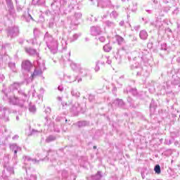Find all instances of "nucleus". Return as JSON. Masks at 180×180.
Listing matches in <instances>:
<instances>
[{
  "label": "nucleus",
  "instance_id": "a211bd4d",
  "mask_svg": "<svg viewBox=\"0 0 180 180\" xmlns=\"http://www.w3.org/2000/svg\"><path fill=\"white\" fill-rule=\"evenodd\" d=\"M25 51L28 53L30 56H36L37 54V52L35 51V49H25Z\"/></svg>",
  "mask_w": 180,
  "mask_h": 180
},
{
  "label": "nucleus",
  "instance_id": "72a5a7b5",
  "mask_svg": "<svg viewBox=\"0 0 180 180\" xmlns=\"http://www.w3.org/2000/svg\"><path fill=\"white\" fill-rule=\"evenodd\" d=\"M27 41H28V43H32V44H36V43H37L36 38H34L33 39H30Z\"/></svg>",
  "mask_w": 180,
  "mask_h": 180
},
{
  "label": "nucleus",
  "instance_id": "8fccbe9b",
  "mask_svg": "<svg viewBox=\"0 0 180 180\" xmlns=\"http://www.w3.org/2000/svg\"><path fill=\"white\" fill-rule=\"evenodd\" d=\"M57 99H58V101H59L61 102V101H63V97L58 96V97L57 98Z\"/></svg>",
  "mask_w": 180,
  "mask_h": 180
},
{
  "label": "nucleus",
  "instance_id": "052dcab7",
  "mask_svg": "<svg viewBox=\"0 0 180 180\" xmlns=\"http://www.w3.org/2000/svg\"><path fill=\"white\" fill-rule=\"evenodd\" d=\"M96 146H94V149L96 150Z\"/></svg>",
  "mask_w": 180,
  "mask_h": 180
},
{
  "label": "nucleus",
  "instance_id": "13d9d810",
  "mask_svg": "<svg viewBox=\"0 0 180 180\" xmlns=\"http://www.w3.org/2000/svg\"><path fill=\"white\" fill-rule=\"evenodd\" d=\"M16 120H19V116L16 117Z\"/></svg>",
  "mask_w": 180,
  "mask_h": 180
},
{
  "label": "nucleus",
  "instance_id": "09e8293b",
  "mask_svg": "<svg viewBox=\"0 0 180 180\" xmlns=\"http://www.w3.org/2000/svg\"><path fill=\"white\" fill-rule=\"evenodd\" d=\"M37 97L39 99H41L43 98V96L41 94L37 95Z\"/></svg>",
  "mask_w": 180,
  "mask_h": 180
},
{
  "label": "nucleus",
  "instance_id": "58836bf2",
  "mask_svg": "<svg viewBox=\"0 0 180 180\" xmlns=\"http://www.w3.org/2000/svg\"><path fill=\"white\" fill-rule=\"evenodd\" d=\"M5 79V76L4 75H0V82H3Z\"/></svg>",
  "mask_w": 180,
  "mask_h": 180
},
{
  "label": "nucleus",
  "instance_id": "a878e982",
  "mask_svg": "<svg viewBox=\"0 0 180 180\" xmlns=\"http://www.w3.org/2000/svg\"><path fill=\"white\" fill-rule=\"evenodd\" d=\"M40 74H41V70H35L33 72V74L31 75V76L33 77H36L37 75H40Z\"/></svg>",
  "mask_w": 180,
  "mask_h": 180
},
{
  "label": "nucleus",
  "instance_id": "5701e85b",
  "mask_svg": "<svg viewBox=\"0 0 180 180\" xmlns=\"http://www.w3.org/2000/svg\"><path fill=\"white\" fill-rule=\"evenodd\" d=\"M117 41L118 44H120V45L123 44V43L124 42V39L120 36H117Z\"/></svg>",
  "mask_w": 180,
  "mask_h": 180
},
{
  "label": "nucleus",
  "instance_id": "473e14b6",
  "mask_svg": "<svg viewBox=\"0 0 180 180\" xmlns=\"http://www.w3.org/2000/svg\"><path fill=\"white\" fill-rule=\"evenodd\" d=\"M65 119V118H64L63 117H56V122H63Z\"/></svg>",
  "mask_w": 180,
  "mask_h": 180
},
{
  "label": "nucleus",
  "instance_id": "9b49d317",
  "mask_svg": "<svg viewBox=\"0 0 180 180\" xmlns=\"http://www.w3.org/2000/svg\"><path fill=\"white\" fill-rule=\"evenodd\" d=\"M23 159L25 161V164H26V162H32V164H38V162L39 161L36 159H33V158H30V156H24Z\"/></svg>",
  "mask_w": 180,
  "mask_h": 180
},
{
  "label": "nucleus",
  "instance_id": "f03ea898",
  "mask_svg": "<svg viewBox=\"0 0 180 180\" xmlns=\"http://www.w3.org/2000/svg\"><path fill=\"white\" fill-rule=\"evenodd\" d=\"M0 120L4 122H9V115H11V111L9 108L4 107V105H0Z\"/></svg>",
  "mask_w": 180,
  "mask_h": 180
},
{
  "label": "nucleus",
  "instance_id": "423d86ee",
  "mask_svg": "<svg viewBox=\"0 0 180 180\" xmlns=\"http://www.w3.org/2000/svg\"><path fill=\"white\" fill-rule=\"evenodd\" d=\"M10 150H11V151H13V158L14 160H16V158H18V151H22V148L18 146V144L16 143H13L10 145Z\"/></svg>",
  "mask_w": 180,
  "mask_h": 180
},
{
  "label": "nucleus",
  "instance_id": "5fc2aeb1",
  "mask_svg": "<svg viewBox=\"0 0 180 180\" xmlns=\"http://www.w3.org/2000/svg\"><path fill=\"white\" fill-rule=\"evenodd\" d=\"M52 154H53V155H57V152L53 151V152H52Z\"/></svg>",
  "mask_w": 180,
  "mask_h": 180
},
{
  "label": "nucleus",
  "instance_id": "f704fd0d",
  "mask_svg": "<svg viewBox=\"0 0 180 180\" xmlns=\"http://www.w3.org/2000/svg\"><path fill=\"white\" fill-rule=\"evenodd\" d=\"M30 180H37V176L34 174H32L30 177Z\"/></svg>",
  "mask_w": 180,
  "mask_h": 180
},
{
  "label": "nucleus",
  "instance_id": "6e6d98bb",
  "mask_svg": "<svg viewBox=\"0 0 180 180\" xmlns=\"http://www.w3.org/2000/svg\"><path fill=\"white\" fill-rule=\"evenodd\" d=\"M32 96H36V91L32 93Z\"/></svg>",
  "mask_w": 180,
  "mask_h": 180
},
{
  "label": "nucleus",
  "instance_id": "b1692460",
  "mask_svg": "<svg viewBox=\"0 0 180 180\" xmlns=\"http://www.w3.org/2000/svg\"><path fill=\"white\" fill-rule=\"evenodd\" d=\"M103 50L106 53H109V51H110V50H112V46H110V45H109V44H106L103 46Z\"/></svg>",
  "mask_w": 180,
  "mask_h": 180
},
{
  "label": "nucleus",
  "instance_id": "0eeeda50",
  "mask_svg": "<svg viewBox=\"0 0 180 180\" xmlns=\"http://www.w3.org/2000/svg\"><path fill=\"white\" fill-rule=\"evenodd\" d=\"M21 67L22 70H25V71H30L33 65H32V62L30 60H23L21 64Z\"/></svg>",
  "mask_w": 180,
  "mask_h": 180
},
{
  "label": "nucleus",
  "instance_id": "a19ab883",
  "mask_svg": "<svg viewBox=\"0 0 180 180\" xmlns=\"http://www.w3.org/2000/svg\"><path fill=\"white\" fill-rule=\"evenodd\" d=\"M35 133H40V131L36 130V129H32L31 134H35Z\"/></svg>",
  "mask_w": 180,
  "mask_h": 180
},
{
  "label": "nucleus",
  "instance_id": "cd10ccee",
  "mask_svg": "<svg viewBox=\"0 0 180 180\" xmlns=\"http://www.w3.org/2000/svg\"><path fill=\"white\" fill-rule=\"evenodd\" d=\"M79 71L81 74H83V77H86L87 75V72L86 70H84V69H79Z\"/></svg>",
  "mask_w": 180,
  "mask_h": 180
},
{
  "label": "nucleus",
  "instance_id": "864d4df0",
  "mask_svg": "<svg viewBox=\"0 0 180 180\" xmlns=\"http://www.w3.org/2000/svg\"><path fill=\"white\" fill-rule=\"evenodd\" d=\"M36 32H38L37 28L34 29V34L36 35Z\"/></svg>",
  "mask_w": 180,
  "mask_h": 180
},
{
  "label": "nucleus",
  "instance_id": "603ef678",
  "mask_svg": "<svg viewBox=\"0 0 180 180\" xmlns=\"http://www.w3.org/2000/svg\"><path fill=\"white\" fill-rule=\"evenodd\" d=\"M120 26H123V25H124V21H121L120 22Z\"/></svg>",
  "mask_w": 180,
  "mask_h": 180
},
{
  "label": "nucleus",
  "instance_id": "e433bc0d",
  "mask_svg": "<svg viewBox=\"0 0 180 180\" xmlns=\"http://www.w3.org/2000/svg\"><path fill=\"white\" fill-rule=\"evenodd\" d=\"M105 25H107L108 27L109 26H113V22L110 21H106Z\"/></svg>",
  "mask_w": 180,
  "mask_h": 180
},
{
  "label": "nucleus",
  "instance_id": "c756f323",
  "mask_svg": "<svg viewBox=\"0 0 180 180\" xmlns=\"http://www.w3.org/2000/svg\"><path fill=\"white\" fill-rule=\"evenodd\" d=\"M117 12L116 11H112L111 13H110V16L111 18H117Z\"/></svg>",
  "mask_w": 180,
  "mask_h": 180
},
{
  "label": "nucleus",
  "instance_id": "3c124183",
  "mask_svg": "<svg viewBox=\"0 0 180 180\" xmlns=\"http://www.w3.org/2000/svg\"><path fill=\"white\" fill-rule=\"evenodd\" d=\"M107 64H112V60L108 59Z\"/></svg>",
  "mask_w": 180,
  "mask_h": 180
},
{
  "label": "nucleus",
  "instance_id": "c03bdc74",
  "mask_svg": "<svg viewBox=\"0 0 180 180\" xmlns=\"http://www.w3.org/2000/svg\"><path fill=\"white\" fill-rule=\"evenodd\" d=\"M19 139V136L15 135L13 137V140H18Z\"/></svg>",
  "mask_w": 180,
  "mask_h": 180
},
{
  "label": "nucleus",
  "instance_id": "4be33fe9",
  "mask_svg": "<svg viewBox=\"0 0 180 180\" xmlns=\"http://www.w3.org/2000/svg\"><path fill=\"white\" fill-rule=\"evenodd\" d=\"M71 94L72 96H74L75 98H79L81 94L79 93V91H71Z\"/></svg>",
  "mask_w": 180,
  "mask_h": 180
},
{
  "label": "nucleus",
  "instance_id": "de8ad7c7",
  "mask_svg": "<svg viewBox=\"0 0 180 180\" xmlns=\"http://www.w3.org/2000/svg\"><path fill=\"white\" fill-rule=\"evenodd\" d=\"M58 91H63V86H59L58 87Z\"/></svg>",
  "mask_w": 180,
  "mask_h": 180
},
{
  "label": "nucleus",
  "instance_id": "6ab92c4d",
  "mask_svg": "<svg viewBox=\"0 0 180 180\" xmlns=\"http://www.w3.org/2000/svg\"><path fill=\"white\" fill-rule=\"evenodd\" d=\"M56 136L50 135L46 139V143H51V141H56Z\"/></svg>",
  "mask_w": 180,
  "mask_h": 180
},
{
  "label": "nucleus",
  "instance_id": "ea45409f",
  "mask_svg": "<svg viewBox=\"0 0 180 180\" xmlns=\"http://www.w3.org/2000/svg\"><path fill=\"white\" fill-rule=\"evenodd\" d=\"M45 120H46V122L45 123V126H49V117H45Z\"/></svg>",
  "mask_w": 180,
  "mask_h": 180
},
{
  "label": "nucleus",
  "instance_id": "0e129e2a",
  "mask_svg": "<svg viewBox=\"0 0 180 180\" xmlns=\"http://www.w3.org/2000/svg\"><path fill=\"white\" fill-rule=\"evenodd\" d=\"M63 106H64V103H62Z\"/></svg>",
  "mask_w": 180,
  "mask_h": 180
},
{
  "label": "nucleus",
  "instance_id": "4d7b16f0",
  "mask_svg": "<svg viewBox=\"0 0 180 180\" xmlns=\"http://www.w3.org/2000/svg\"><path fill=\"white\" fill-rule=\"evenodd\" d=\"M81 81H82V79H78V82H80Z\"/></svg>",
  "mask_w": 180,
  "mask_h": 180
},
{
  "label": "nucleus",
  "instance_id": "1a4fd4ad",
  "mask_svg": "<svg viewBox=\"0 0 180 180\" xmlns=\"http://www.w3.org/2000/svg\"><path fill=\"white\" fill-rule=\"evenodd\" d=\"M112 106H115L116 108H124V102L122 99L117 98L112 102Z\"/></svg>",
  "mask_w": 180,
  "mask_h": 180
},
{
  "label": "nucleus",
  "instance_id": "37998d69",
  "mask_svg": "<svg viewBox=\"0 0 180 180\" xmlns=\"http://www.w3.org/2000/svg\"><path fill=\"white\" fill-rule=\"evenodd\" d=\"M99 40H100V41H101V43H103V42H105V37H101L99 38Z\"/></svg>",
  "mask_w": 180,
  "mask_h": 180
},
{
  "label": "nucleus",
  "instance_id": "f257e3e1",
  "mask_svg": "<svg viewBox=\"0 0 180 180\" xmlns=\"http://www.w3.org/2000/svg\"><path fill=\"white\" fill-rule=\"evenodd\" d=\"M4 96L3 99H8V102L11 105H15L20 106V108H27L29 105V96L23 91H18V94L21 96L20 98H17L13 95V92L11 91H3Z\"/></svg>",
  "mask_w": 180,
  "mask_h": 180
},
{
  "label": "nucleus",
  "instance_id": "393cba45",
  "mask_svg": "<svg viewBox=\"0 0 180 180\" xmlns=\"http://www.w3.org/2000/svg\"><path fill=\"white\" fill-rule=\"evenodd\" d=\"M155 108H157V105H155V103L154 101H152L150 104V110H155Z\"/></svg>",
  "mask_w": 180,
  "mask_h": 180
},
{
  "label": "nucleus",
  "instance_id": "e2e57ef3",
  "mask_svg": "<svg viewBox=\"0 0 180 180\" xmlns=\"http://www.w3.org/2000/svg\"><path fill=\"white\" fill-rule=\"evenodd\" d=\"M126 0H122V2H124Z\"/></svg>",
  "mask_w": 180,
  "mask_h": 180
},
{
  "label": "nucleus",
  "instance_id": "49530a36",
  "mask_svg": "<svg viewBox=\"0 0 180 180\" xmlns=\"http://www.w3.org/2000/svg\"><path fill=\"white\" fill-rule=\"evenodd\" d=\"M73 37L75 38V40H77V39H78V35L75 34L73 35Z\"/></svg>",
  "mask_w": 180,
  "mask_h": 180
},
{
  "label": "nucleus",
  "instance_id": "4c0bfd02",
  "mask_svg": "<svg viewBox=\"0 0 180 180\" xmlns=\"http://www.w3.org/2000/svg\"><path fill=\"white\" fill-rule=\"evenodd\" d=\"M71 68H72V70H77V64L75 63H72L71 64Z\"/></svg>",
  "mask_w": 180,
  "mask_h": 180
},
{
  "label": "nucleus",
  "instance_id": "412c9836",
  "mask_svg": "<svg viewBox=\"0 0 180 180\" xmlns=\"http://www.w3.org/2000/svg\"><path fill=\"white\" fill-rule=\"evenodd\" d=\"M154 171L155 174H158V175H160L161 174V167L160 165H156L154 167Z\"/></svg>",
  "mask_w": 180,
  "mask_h": 180
},
{
  "label": "nucleus",
  "instance_id": "9d476101",
  "mask_svg": "<svg viewBox=\"0 0 180 180\" xmlns=\"http://www.w3.org/2000/svg\"><path fill=\"white\" fill-rule=\"evenodd\" d=\"M91 34L92 36H98L101 34V28L99 27H92L91 28Z\"/></svg>",
  "mask_w": 180,
  "mask_h": 180
},
{
  "label": "nucleus",
  "instance_id": "6e6552de",
  "mask_svg": "<svg viewBox=\"0 0 180 180\" xmlns=\"http://www.w3.org/2000/svg\"><path fill=\"white\" fill-rule=\"evenodd\" d=\"M49 49L53 53L56 54L57 51H58V42L57 41H53L49 44Z\"/></svg>",
  "mask_w": 180,
  "mask_h": 180
},
{
  "label": "nucleus",
  "instance_id": "bb28decb",
  "mask_svg": "<svg viewBox=\"0 0 180 180\" xmlns=\"http://www.w3.org/2000/svg\"><path fill=\"white\" fill-rule=\"evenodd\" d=\"M165 144H166L167 146H170V144H172V140L167 138L165 140Z\"/></svg>",
  "mask_w": 180,
  "mask_h": 180
},
{
  "label": "nucleus",
  "instance_id": "7c9ffc66",
  "mask_svg": "<svg viewBox=\"0 0 180 180\" xmlns=\"http://www.w3.org/2000/svg\"><path fill=\"white\" fill-rule=\"evenodd\" d=\"M94 99H95V96H94L92 94H89V101H90V102H94Z\"/></svg>",
  "mask_w": 180,
  "mask_h": 180
},
{
  "label": "nucleus",
  "instance_id": "c9c22d12",
  "mask_svg": "<svg viewBox=\"0 0 180 180\" xmlns=\"http://www.w3.org/2000/svg\"><path fill=\"white\" fill-rule=\"evenodd\" d=\"M99 63L98 62L96 63V68H95V71L97 72V71H99L101 70V68L98 65Z\"/></svg>",
  "mask_w": 180,
  "mask_h": 180
},
{
  "label": "nucleus",
  "instance_id": "a18cd8bd",
  "mask_svg": "<svg viewBox=\"0 0 180 180\" xmlns=\"http://www.w3.org/2000/svg\"><path fill=\"white\" fill-rule=\"evenodd\" d=\"M75 16H76V18H81V16H82V15H81L79 13H76Z\"/></svg>",
  "mask_w": 180,
  "mask_h": 180
},
{
  "label": "nucleus",
  "instance_id": "20e7f679",
  "mask_svg": "<svg viewBox=\"0 0 180 180\" xmlns=\"http://www.w3.org/2000/svg\"><path fill=\"white\" fill-rule=\"evenodd\" d=\"M4 167H6V169L3 171L2 177L4 178V179H8L9 176L15 174V171L13 170V167H6V165H4Z\"/></svg>",
  "mask_w": 180,
  "mask_h": 180
},
{
  "label": "nucleus",
  "instance_id": "dca6fc26",
  "mask_svg": "<svg viewBox=\"0 0 180 180\" xmlns=\"http://www.w3.org/2000/svg\"><path fill=\"white\" fill-rule=\"evenodd\" d=\"M59 174H60V175L63 179H67V178L68 177V172H67V170H65V169L60 171Z\"/></svg>",
  "mask_w": 180,
  "mask_h": 180
},
{
  "label": "nucleus",
  "instance_id": "c85d7f7f",
  "mask_svg": "<svg viewBox=\"0 0 180 180\" xmlns=\"http://www.w3.org/2000/svg\"><path fill=\"white\" fill-rule=\"evenodd\" d=\"M51 112V108H50L49 107H47L45 110V113L46 115V116H49V115Z\"/></svg>",
  "mask_w": 180,
  "mask_h": 180
},
{
  "label": "nucleus",
  "instance_id": "f3484780",
  "mask_svg": "<svg viewBox=\"0 0 180 180\" xmlns=\"http://www.w3.org/2000/svg\"><path fill=\"white\" fill-rule=\"evenodd\" d=\"M150 174V170L147 169V168L143 169V171L141 172V176L143 179L146 178V176H148V174Z\"/></svg>",
  "mask_w": 180,
  "mask_h": 180
},
{
  "label": "nucleus",
  "instance_id": "4468645a",
  "mask_svg": "<svg viewBox=\"0 0 180 180\" xmlns=\"http://www.w3.org/2000/svg\"><path fill=\"white\" fill-rule=\"evenodd\" d=\"M75 124V126H78L79 128H81V127H85V126H88V124H89V122L86 121H79L76 122Z\"/></svg>",
  "mask_w": 180,
  "mask_h": 180
},
{
  "label": "nucleus",
  "instance_id": "680f3d73",
  "mask_svg": "<svg viewBox=\"0 0 180 180\" xmlns=\"http://www.w3.org/2000/svg\"><path fill=\"white\" fill-rule=\"evenodd\" d=\"M65 106H67V105H68L67 103H65Z\"/></svg>",
  "mask_w": 180,
  "mask_h": 180
},
{
  "label": "nucleus",
  "instance_id": "bf43d9fd",
  "mask_svg": "<svg viewBox=\"0 0 180 180\" xmlns=\"http://www.w3.org/2000/svg\"><path fill=\"white\" fill-rule=\"evenodd\" d=\"M65 122L67 123V122H68V120L67 119L65 120Z\"/></svg>",
  "mask_w": 180,
  "mask_h": 180
},
{
  "label": "nucleus",
  "instance_id": "79ce46f5",
  "mask_svg": "<svg viewBox=\"0 0 180 180\" xmlns=\"http://www.w3.org/2000/svg\"><path fill=\"white\" fill-rule=\"evenodd\" d=\"M15 36H18L19 34V28L18 27H15Z\"/></svg>",
  "mask_w": 180,
  "mask_h": 180
},
{
  "label": "nucleus",
  "instance_id": "aec40b11",
  "mask_svg": "<svg viewBox=\"0 0 180 180\" xmlns=\"http://www.w3.org/2000/svg\"><path fill=\"white\" fill-rule=\"evenodd\" d=\"M29 110L31 113H36V106L34 105H32V103H29Z\"/></svg>",
  "mask_w": 180,
  "mask_h": 180
},
{
  "label": "nucleus",
  "instance_id": "ddd939ff",
  "mask_svg": "<svg viewBox=\"0 0 180 180\" xmlns=\"http://www.w3.org/2000/svg\"><path fill=\"white\" fill-rule=\"evenodd\" d=\"M139 37L140 39H141V40H147V38L148 37V34L147 33V31L141 30L139 33Z\"/></svg>",
  "mask_w": 180,
  "mask_h": 180
},
{
  "label": "nucleus",
  "instance_id": "69168bd1",
  "mask_svg": "<svg viewBox=\"0 0 180 180\" xmlns=\"http://www.w3.org/2000/svg\"><path fill=\"white\" fill-rule=\"evenodd\" d=\"M49 153H51V150H49Z\"/></svg>",
  "mask_w": 180,
  "mask_h": 180
},
{
  "label": "nucleus",
  "instance_id": "f8f14e48",
  "mask_svg": "<svg viewBox=\"0 0 180 180\" xmlns=\"http://www.w3.org/2000/svg\"><path fill=\"white\" fill-rule=\"evenodd\" d=\"M102 178V172H98L96 175L87 177V180H101Z\"/></svg>",
  "mask_w": 180,
  "mask_h": 180
},
{
  "label": "nucleus",
  "instance_id": "2f4dec72",
  "mask_svg": "<svg viewBox=\"0 0 180 180\" xmlns=\"http://www.w3.org/2000/svg\"><path fill=\"white\" fill-rule=\"evenodd\" d=\"M10 68H12L13 70H15V67H16V65L13 63H11L8 64Z\"/></svg>",
  "mask_w": 180,
  "mask_h": 180
},
{
  "label": "nucleus",
  "instance_id": "7ed1b4c3",
  "mask_svg": "<svg viewBox=\"0 0 180 180\" xmlns=\"http://www.w3.org/2000/svg\"><path fill=\"white\" fill-rule=\"evenodd\" d=\"M68 106H69L70 112H72V113H74L75 115H78L79 112H82L81 105H79V103H70V104L68 105Z\"/></svg>",
  "mask_w": 180,
  "mask_h": 180
},
{
  "label": "nucleus",
  "instance_id": "39448f33",
  "mask_svg": "<svg viewBox=\"0 0 180 180\" xmlns=\"http://www.w3.org/2000/svg\"><path fill=\"white\" fill-rule=\"evenodd\" d=\"M91 2H96L99 8H109L112 5V2L110 0H100L98 1V0H91Z\"/></svg>",
  "mask_w": 180,
  "mask_h": 180
},
{
  "label": "nucleus",
  "instance_id": "2eb2a0df",
  "mask_svg": "<svg viewBox=\"0 0 180 180\" xmlns=\"http://www.w3.org/2000/svg\"><path fill=\"white\" fill-rule=\"evenodd\" d=\"M20 88V84L19 83H13L10 86L11 91H16Z\"/></svg>",
  "mask_w": 180,
  "mask_h": 180
}]
</instances>
